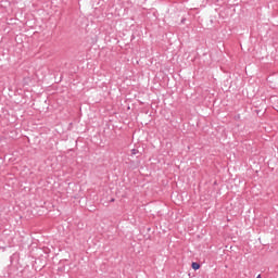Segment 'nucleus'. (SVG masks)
Returning a JSON list of instances; mask_svg holds the SVG:
<instances>
[{"label":"nucleus","instance_id":"obj_1","mask_svg":"<svg viewBox=\"0 0 278 278\" xmlns=\"http://www.w3.org/2000/svg\"><path fill=\"white\" fill-rule=\"evenodd\" d=\"M191 268L193 270H199V268H201V264H199L198 262H192Z\"/></svg>","mask_w":278,"mask_h":278},{"label":"nucleus","instance_id":"obj_5","mask_svg":"<svg viewBox=\"0 0 278 278\" xmlns=\"http://www.w3.org/2000/svg\"><path fill=\"white\" fill-rule=\"evenodd\" d=\"M185 21H186V18H182V20H181V23H185Z\"/></svg>","mask_w":278,"mask_h":278},{"label":"nucleus","instance_id":"obj_3","mask_svg":"<svg viewBox=\"0 0 278 278\" xmlns=\"http://www.w3.org/2000/svg\"><path fill=\"white\" fill-rule=\"evenodd\" d=\"M114 201H115V199H114V198H112V199L110 200V202H111V203H114Z\"/></svg>","mask_w":278,"mask_h":278},{"label":"nucleus","instance_id":"obj_2","mask_svg":"<svg viewBox=\"0 0 278 278\" xmlns=\"http://www.w3.org/2000/svg\"><path fill=\"white\" fill-rule=\"evenodd\" d=\"M131 155H138V153H140V151H138V149H132L130 150Z\"/></svg>","mask_w":278,"mask_h":278},{"label":"nucleus","instance_id":"obj_4","mask_svg":"<svg viewBox=\"0 0 278 278\" xmlns=\"http://www.w3.org/2000/svg\"><path fill=\"white\" fill-rule=\"evenodd\" d=\"M256 278H262V274H258V276Z\"/></svg>","mask_w":278,"mask_h":278}]
</instances>
